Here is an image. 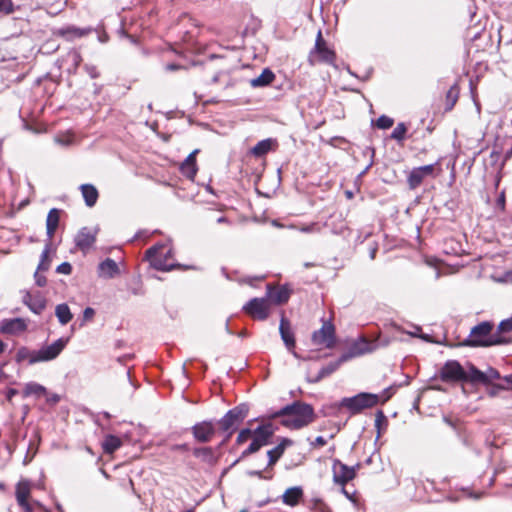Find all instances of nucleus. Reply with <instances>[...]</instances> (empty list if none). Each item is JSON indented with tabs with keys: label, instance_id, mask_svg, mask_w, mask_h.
<instances>
[{
	"label": "nucleus",
	"instance_id": "22",
	"mask_svg": "<svg viewBox=\"0 0 512 512\" xmlns=\"http://www.w3.org/2000/svg\"><path fill=\"white\" fill-rule=\"evenodd\" d=\"M30 495V485L28 481H20L16 486V499L22 508L25 509V512H32L31 505L28 503L27 499Z\"/></svg>",
	"mask_w": 512,
	"mask_h": 512
},
{
	"label": "nucleus",
	"instance_id": "40",
	"mask_svg": "<svg viewBox=\"0 0 512 512\" xmlns=\"http://www.w3.org/2000/svg\"><path fill=\"white\" fill-rule=\"evenodd\" d=\"M458 98V91L455 87H451L446 94V109L451 110Z\"/></svg>",
	"mask_w": 512,
	"mask_h": 512
},
{
	"label": "nucleus",
	"instance_id": "12",
	"mask_svg": "<svg viewBox=\"0 0 512 512\" xmlns=\"http://www.w3.org/2000/svg\"><path fill=\"white\" fill-rule=\"evenodd\" d=\"M332 471L333 481L341 486H345L349 481L353 480L356 476L355 467L347 466L338 459H335L333 461Z\"/></svg>",
	"mask_w": 512,
	"mask_h": 512
},
{
	"label": "nucleus",
	"instance_id": "24",
	"mask_svg": "<svg viewBox=\"0 0 512 512\" xmlns=\"http://www.w3.org/2000/svg\"><path fill=\"white\" fill-rule=\"evenodd\" d=\"M60 213L61 210L57 208H52L47 215L46 218V234H47V241L51 242L52 238L55 234V231L59 225L60 221Z\"/></svg>",
	"mask_w": 512,
	"mask_h": 512
},
{
	"label": "nucleus",
	"instance_id": "59",
	"mask_svg": "<svg viewBox=\"0 0 512 512\" xmlns=\"http://www.w3.org/2000/svg\"><path fill=\"white\" fill-rule=\"evenodd\" d=\"M181 68H182V66H181V65H179V64H176V63H169V64H167V65L165 66V69H166L167 71H170V72H173V71L179 70V69H181Z\"/></svg>",
	"mask_w": 512,
	"mask_h": 512
},
{
	"label": "nucleus",
	"instance_id": "29",
	"mask_svg": "<svg viewBox=\"0 0 512 512\" xmlns=\"http://www.w3.org/2000/svg\"><path fill=\"white\" fill-rule=\"evenodd\" d=\"M302 496L303 491L300 487H291L284 492L282 500L286 505L295 506L299 503Z\"/></svg>",
	"mask_w": 512,
	"mask_h": 512
},
{
	"label": "nucleus",
	"instance_id": "2",
	"mask_svg": "<svg viewBox=\"0 0 512 512\" xmlns=\"http://www.w3.org/2000/svg\"><path fill=\"white\" fill-rule=\"evenodd\" d=\"M494 324L491 321H483L474 326L461 345L468 347H491L504 345L510 342V338L499 335L497 330L493 332Z\"/></svg>",
	"mask_w": 512,
	"mask_h": 512
},
{
	"label": "nucleus",
	"instance_id": "3",
	"mask_svg": "<svg viewBox=\"0 0 512 512\" xmlns=\"http://www.w3.org/2000/svg\"><path fill=\"white\" fill-rule=\"evenodd\" d=\"M379 399L377 394L362 392L352 397L342 398L339 402V407L345 408L352 415H355L365 409L376 406L379 403Z\"/></svg>",
	"mask_w": 512,
	"mask_h": 512
},
{
	"label": "nucleus",
	"instance_id": "31",
	"mask_svg": "<svg viewBox=\"0 0 512 512\" xmlns=\"http://www.w3.org/2000/svg\"><path fill=\"white\" fill-rule=\"evenodd\" d=\"M484 379L485 376L483 371L479 370L473 364H470L468 370H465V379L463 382H469L472 384H484Z\"/></svg>",
	"mask_w": 512,
	"mask_h": 512
},
{
	"label": "nucleus",
	"instance_id": "45",
	"mask_svg": "<svg viewBox=\"0 0 512 512\" xmlns=\"http://www.w3.org/2000/svg\"><path fill=\"white\" fill-rule=\"evenodd\" d=\"M260 449L259 445H257L256 443H254L253 441L250 443V445L248 446L247 449H245L240 458L238 460H236L233 464L235 465L236 463L239 462L240 459H243V458H246L247 456H249L250 454H253L255 452H257L258 450Z\"/></svg>",
	"mask_w": 512,
	"mask_h": 512
},
{
	"label": "nucleus",
	"instance_id": "55",
	"mask_svg": "<svg viewBox=\"0 0 512 512\" xmlns=\"http://www.w3.org/2000/svg\"><path fill=\"white\" fill-rule=\"evenodd\" d=\"M199 152L198 149L192 151L187 157L186 159L184 160L183 163H187V164H192V165H196V155L197 153Z\"/></svg>",
	"mask_w": 512,
	"mask_h": 512
},
{
	"label": "nucleus",
	"instance_id": "51",
	"mask_svg": "<svg viewBox=\"0 0 512 512\" xmlns=\"http://www.w3.org/2000/svg\"><path fill=\"white\" fill-rule=\"evenodd\" d=\"M84 69L92 79L99 77V71L95 65L85 64Z\"/></svg>",
	"mask_w": 512,
	"mask_h": 512
},
{
	"label": "nucleus",
	"instance_id": "46",
	"mask_svg": "<svg viewBox=\"0 0 512 512\" xmlns=\"http://www.w3.org/2000/svg\"><path fill=\"white\" fill-rule=\"evenodd\" d=\"M435 166L436 164H429V165H424V166H420V167H417L420 171V173H422L424 175V177H433L434 176V171H435Z\"/></svg>",
	"mask_w": 512,
	"mask_h": 512
},
{
	"label": "nucleus",
	"instance_id": "4",
	"mask_svg": "<svg viewBox=\"0 0 512 512\" xmlns=\"http://www.w3.org/2000/svg\"><path fill=\"white\" fill-rule=\"evenodd\" d=\"M248 411L249 409L246 404H240L230 409L218 421L220 430L226 434V439H230L240 423L247 417Z\"/></svg>",
	"mask_w": 512,
	"mask_h": 512
},
{
	"label": "nucleus",
	"instance_id": "21",
	"mask_svg": "<svg viewBox=\"0 0 512 512\" xmlns=\"http://www.w3.org/2000/svg\"><path fill=\"white\" fill-rule=\"evenodd\" d=\"M120 273V269L116 261L106 258L98 265V276L104 279H112Z\"/></svg>",
	"mask_w": 512,
	"mask_h": 512
},
{
	"label": "nucleus",
	"instance_id": "23",
	"mask_svg": "<svg viewBox=\"0 0 512 512\" xmlns=\"http://www.w3.org/2000/svg\"><path fill=\"white\" fill-rule=\"evenodd\" d=\"M27 329V324L22 318L5 319L1 322V331L5 334H18Z\"/></svg>",
	"mask_w": 512,
	"mask_h": 512
},
{
	"label": "nucleus",
	"instance_id": "33",
	"mask_svg": "<svg viewBox=\"0 0 512 512\" xmlns=\"http://www.w3.org/2000/svg\"><path fill=\"white\" fill-rule=\"evenodd\" d=\"M55 315L61 325L68 324L73 318L70 308L66 303H61L56 306Z\"/></svg>",
	"mask_w": 512,
	"mask_h": 512
},
{
	"label": "nucleus",
	"instance_id": "5",
	"mask_svg": "<svg viewBox=\"0 0 512 512\" xmlns=\"http://www.w3.org/2000/svg\"><path fill=\"white\" fill-rule=\"evenodd\" d=\"M171 254L172 249L170 247L165 244H157L146 251L145 257L156 270L170 271L176 267L175 264L168 263Z\"/></svg>",
	"mask_w": 512,
	"mask_h": 512
},
{
	"label": "nucleus",
	"instance_id": "32",
	"mask_svg": "<svg viewBox=\"0 0 512 512\" xmlns=\"http://www.w3.org/2000/svg\"><path fill=\"white\" fill-rule=\"evenodd\" d=\"M122 446V441L119 437L115 435H106L103 442L102 448L104 453L113 454L116 450H118Z\"/></svg>",
	"mask_w": 512,
	"mask_h": 512
},
{
	"label": "nucleus",
	"instance_id": "58",
	"mask_svg": "<svg viewBox=\"0 0 512 512\" xmlns=\"http://www.w3.org/2000/svg\"><path fill=\"white\" fill-rule=\"evenodd\" d=\"M394 393V388L389 387L383 391V402L387 401Z\"/></svg>",
	"mask_w": 512,
	"mask_h": 512
},
{
	"label": "nucleus",
	"instance_id": "18",
	"mask_svg": "<svg viewBox=\"0 0 512 512\" xmlns=\"http://www.w3.org/2000/svg\"><path fill=\"white\" fill-rule=\"evenodd\" d=\"M193 455L210 466L216 465L219 460V454H217V449L209 446L194 448Z\"/></svg>",
	"mask_w": 512,
	"mask_h": 512
},
{
	"label": "nucleus",
	"instance_id": "16",
	"mask_svg": "<svg viewBox=\"0 0 512 512\" xmlns=\"http://www.w3.org/2000/svg\"><path fill=\"white\" fill-rule=\"evenodd\" d=\"M279 333L287 350L292 351L296 345L295 336L290 322L284 317V315H282L280 319Z\"/></svg>",
	"mask_w": 512,
	"mask_h": 512
},
{
	"label": "nucleus",
	"instance_id": "30",
	"mask_svg": "<svg viewBox=\"0 0 512 512\" xmlns=\"http://www.w3.org/2000/svg\"><path fill=\"white\" fill-rule=\"evenodd\" d=\"M276 145V140L267 138L259 141L251 150V153L255 157H262L272 150L273 146Z\"/></svg>",
	"mask_w": 512,
	"mask_h": 512
},
{
	"label": "nucleus",
	"instance_id": "13",
	"mask_svg": "<svg viewBox=\"0 0 512 512\" xmlns=\"http://www.w3.org/2000/svg\"><path fill=\"white\" fill-rule=\"evenodd\" d=\"M215 432V425L211 420L198 422L191 427V433L194 439L200 443H207L211 441Z\"/></svg>",
	"mask_w": 512,
	"mask_h": 512
},
{
	"label": "nucleus",
	"instance_id": "56",
	"mask_svg": "<svg viewBox=\"0 0 512 512\" xmlns=\"http://www.w3.org/2000/svg\"><path fill=\"white\" fill-rule=\"evenodd\" d=\"M501 390H506L504 385L494 384V385H492V387L489 390V395L496 396L499 393V391H501Z\"/></svg>",
	"mask_w": 512,
	"mask_h": 512
},
{
	"label": "nucleus",
	"instance_id": "37",
	"mask_svg": "<svg viewBox=\"0 0 512 512\" xmlns=\"http://www.w3.org/2000/svg\"><path fill=\"white\" fill-rule=\"evenodd\" d=\"M407 132V127L403 122H400L397 124V126L394 128L393 132L391 133V138L402 142L405 139V134Z\"/></svg>",
	"mask_w": 512,
	"mask_h": 512
},
{
	"label": "nucleus",
	"instance_id": "48",
	"mask_svg": "<svg viewBox=\"0 0 512 512\" xmlns=\"http://www.w3.org/2000/svg\"><path fill=\"white\" fill-rule=\"evenodd\" d=\"M0 12L10 14L13 12L12 0H0Z\"/></svg>",
	"mask_w": 512,
	"mask_h": 512
},
{
	"label": "nucleus",
	"instance_id": "20",
	"mask_svg": "<svg viewBox=\"0 0 512 512\" xmlns=\"http://www.w3.org/2000/svg\"><path fill=\"white\" fill-rule=\"evenodd\" d=\"M273 434L274 430L271 424L260 425L254 431H252V441L259 445L261 448L262 446H265L269 443V440Z\"/></svg>",
	"mask_w": 512,
	"mask_h": 512
},
{
	"label": "nucleus",
	"instance_id": "25",
	"mask_svg": "<svg viewBox=\"0 0 512 512\" xmlns=\"http://www.w3.org/2000/svg\"><path fill=\"white\" fill-rule=\"evenodd\" d=\"M292 444V441L287 438H283L282 441L273 449L267 452L268 456V467H272L283 455L285 448Z\"/></svg>",
	"mask_w": 512,
	"mask_h": 512
},
{
	"label": "nucleus",
	"instance_id": "1",
	"mask_svg": "<svg viewBox=\"0 0 512 512\" xmlns=\"http://www.w3.org/2000/svg\"><path fill=\"white\" fill-rule=\"evenodd\" d=\"M275 416L285 417L281 422L282 425L294 430L308 426L315 419L313 407L310 404L300 401H295L284 406L275 413Z\"/></svg>",
	"mask_w": 512,
	"mask_h": 512
},
{
	"label": "nucleus",
	"instance_id": "62",
	"mask_svg": "<svg viewBox=\"0 0 512 512\" xmlns=\"http://www.w3.org/2000/svg\"><path fill=\"white\" fill-rule=\"evenodd\" d=\"M188 449H189V446L186 443L176 444L173 446V450H175V451H187Z\"/></svg>",
	"mask_w": 512,
	"mask_h": 512
},
{
	"label": "nucleus",
	"instance_id": "36",
	"mask_svg": "<svg viewBox=\"0 0 512 512\" xmlns=\"http://www.w3.org/2000/svg\"><path fill=\"white\" fill-rule=\"evenodd\" d=\"M50 248H51V242L47 241L45 244V248L42 251L41 259H40V262L37 267L38 271H47L49 269L50 260H49L48 254L50 252Z\"/></svg>",
	"mask_w": 512,
	"mask_h": 512
},
{
	"label": "nucleus",
	"instance_id": "15",
	"mask_svg": "<svg viewBox=\"0 0 512 512\" xmlns=\"http://www.w3.org/2000/svg\"><path fill=\"white\" fill-rule=\"evenodd\" d=\"M23 303L35 314H41L46 308V298L38 291L36 293L26 292L23 296Z\"/></svg>",
	"mask_w": 512,
	"mask_h": 512
},
{
	"label": "nucleus",
	"instance_id": "42",
	"mask_svg": "<svg viewBox=\"0 0 512 512\" xmlns=\"http://www.w3.org/2000/svg\"><path fill=\"white\" fill-rule=\"evenodd\" d=\"M511 331H512V316L507 319L502 320L499 323L498 328H497V332L499 333V335H503V336H505L504 335L505 333H509Z\"/></svg>",
	"mask_w": 512,
	"mask_h": 512
},
{
	"label": "nucleus",
	"instance_id": "8",
	"mask_svg": "<svg viewBox=\"0 0 512 512\" xmlns=\"http://www.w3.org/2000/svg\"><path fill=\"white\" fill-rule=\"evenodd\" d=\"M379 347L378 340H368L365 337H361L354 341L349 347L348 352L342 354V360H350L354 357H358L367 353L375 351Z\"/></svg>",
	"mask_w": 512,
	"mask_h": 512
},
{
	"label": "nucleus",
	"instance_id": "60",
	"mask_svg": "<svg viewBox=\"0 0 512 512\" xmlns=\"http://www.w3.org/2000/svg\"><path fill=\"white\" fill-rule=\"evenodd\" d=\"M60 401V396L58 394H52L47 398V402L54 405Z\"/></svg>",
	"mask_w": 512,
	"mask_h": 512
},
{
	"label": "nucleus",
	"instance_id": "11",
	"mask_svg": "<svg viewBox=\"0 0 512 512\" xmlns=\"http://www.w3.org/2000/svg\"><path fill=\"white\" fill-rule=\"evenodd\" d=\"M312 342L315 345L333 348L336 342L334 325L329 321L324 322L319 330L313 332Z\"/></svg>",
	"mask_w": 512,
	"mask_h": 512
},
{
	"label": "nucleus",
	"instance_id": "54",
	"mask_svg": "<svg viewBox=\"0 0 512 512\" xmlns=\"http://www.w3.org/2000/svg\"><path fill=\"white\" fill-rule=\"evenodd\" d=\"M382 421H386V418L384 416V413L379 410L377 413H376V419H375V426L376 428L378 429V435H377V438L380 437V425H381V422Z\"/></svg>",
	"mask_w": 512,
	"mask_h": 512
},
{
	"label": "nucleus",
	"instance_id": "10",
	"mask_svg": "<svg viewBox=\"0 0 512 512\" xmlns=\"http://www.w3.org/2000/svg\"><path fill=\"white\" fill-rule=\"evenodd\" d=\"M243 310L257 320H266L270 314V304L266 298H253L248 301Z\"/></svg>",
	"mask_w": 512,
	"mask_h": 512
},
{
	"label": "nucleus",
	"instance_id": "47",
	"mask_svg": "<svg viewBox=\"0 0 512 512\" xmlns=\"http://www.w3.org/2000/svg\"><path fill=\"white\" fill-rule=\"evenodd\" d=\"M251 436H252V430H250L248 428L242 429L237 436L236 442H237V444H242L245 441H247L248 438H250Z\"/></svg>",
	"mask_w": 512,
	"mask_h": 512
},
{
	"label": "nucleus",
	"instance_id": "41",
	"mask_svg": "<svg viewBox=\"0 0 512 512\" xmlns=\"http://www.w3.org/2000/svg\"><path fill=\"white\" fill-rule=\"evenodd\" d=\"M180 169L182 174L189 179H193L197 173V165L182 163Z\"/></svg>",
	"mask_w": 512,
	"mask_h": 512
},
{
	"label": "nucleus",
	"instance_id": "27",
	"mask_svg": "<svg viewBox=\"0 0 512 512\" xmlns=\"http://www.w3.org/2000/svg\"><path fill=\"white\" fill-rule=\"evenodd\" d=\"M80 190L84 198L85 204L88 207H93L96 204L99 196L96 187L93 186L92 184H82L80 186Z\"/></svg>",
	"mask_w": 512,
	"mask_h": 512
},
{
	"label": "nucleus",
	"instance_id": "63",
	"mask_svg": "<svg viewBox=\"0 0 512 512\" xmlns=\"http://www.w3.org/2000/svg\"><path fill=\"white\" fill-rule=\"evenodd\" d=\"M502 379L507 384V386H505V388L506 389H511V387H512V374L506 375Z\"/></svg>",
	"mask_w": 512,
	"mask_h": 512
},
{
	"label": "nucleus",
	"instance_id": "6",
	"mask_svg": "<svg viewBox=\"0 0 512 512\" xmlns=\"http://www.w3.org/2000/svg\"><path fill=\"white\" fill-rule=\"evenodd\" d=\"M68 342L69 337H61L54 341L52 344L41 347L39 350L35 351L33 359L30 360V365L38 362H48L54 360L64 350Z\"/></svg>",
	"mask_w": 512,
	"mask_h": 512
},
{
	"label": "nucleus",
	"instance_id": "34",
	"mask_svg": "<svg viewBox=\"0 0 512 512\" xmlns=\"http://www.w3.org/2000/svg\"><path fill=\"white\" fill-rule=\"evenodd\" d=\"M46 388L38 383L29 382L25 385L23 395L24 397H28L31 395H35L37 397H41L46 394Z\"/></svg>",
	"mask_w": 512,
	"mask_h": 512
},
{
	"label": "nucleus",
	"instance_id": "38",
	"mask_svg": "<svg viewBox=\"0 0 512 512\" xmlns=\"http://www.w3.org/2000/svg\"><path fill=\"white\" fill-rule=\"evenodd\" d=\"M270 467H266L264 471L261 470H249L247 471V475L251 477H257L259 479L271 480L273 478V473L269 470Z\"/></svg>",
	"mask_w": 512,
	"mask_h": 512
},
{
	"label": "nucleus",
	"instance_id": "9",
	"mask_svg": "<svg viewBox=\"0 0 512 512\" xmlns=\"http://www.w3.org/2000/svg\"><path fill=\"white\" fill-rule=\"evenodd\" d=\"M439 376L443 382H463L465 369L458 361L448 360L440 369Z\"/></svg>",
	"mask_w": 512,
	"mask_h": 512
},
{
	"label": "nucleus",
	"instance_id": "19",
	"mask_svg": "<svg viewBox=\"0 0 512 512\" xmlns=\"http://www.w3.org/2000/svg\"><path fill=\"white\" fill-rule=\"evenodd\" d=\"M267 300L274 304H284L290 298V290L286 286H281L278 288H272L270 285H267Z\"/></svg>",
	"mask_w": 512,
	"mask_h": 512
},
{
	"label": "nucleus",
	"instance_id": "52",
	"mask_svg": "<svg viewBox=\"0 0 512 512\" xmlns=\"http://www.w3.org/2000/svg\"><path fill=\"white\" fill-rule=\"evenodd\" d=\"M69 57L73 63L74 69H77L82 61V57L78 51H72L69 53Z\"/></svg>",
	"mask_w": 512,
	"mask_h": 512
},
{
	"label": "nucleus",
	"instance_id": "50",
	"mask_svg": "<svg viewBox=\"0 0 512 512\" xmlns=\"http://www.w3.org/2000/svg\"><path fill=\"white\" fill-rule=\"evenodd\" d=\"M56 272L59 274L69 275L72 272V266L69 262H63L57 266Z\"/></svg>",
	"mask_w": 512,
	"mask_h": 512
},
{
	"label": "nucleus",
	"instance_id": "49",
	"mask_svg": "<svg viewBox=\"0 0 512 512\" xmlns=\"http://www.w3.org/2000/svg\"><path fill=\"white\" fill-rule=\"evenodd\" d=\"M297 230L302 233H313V232H320V228L316 223H311L309 225H302L300 227H297Z\"/></svg>",
	"mask_w": 512,
	"mask_h": 512
},
{
	"label": "nucleus",
	"instance_id": "43",
	"mask_svg": "<svg viewBox=\"0 0 512 512\" xmlns=\"http://www.w3.org/2000/svg\"><path fill=\"white\" fill-rule=\"evenodd\" d=\"M483 373H484V376H485L484 385H488L493 380L500 378L499 372L496 369L492 368V367H489L486 371H483Z\"/></svg>",
	"mask_w": 512,
	"mask_h": 512
},
{
	"label": "nucleus",
	"instance_id": "61",
	"mask_svg": "<svg viewBox=\"0 0 512 512\" xmlns=\"http://www.w3.org/2000/svg\"><path fill=\"white\" fill-rule=\"evenodd\" d=\"M326 444V439L322 436L316 437L315 441L312 443L314 446H324Z\"/></svg>",
	"mask_w": 512,
	"mask_h": 512
},
{
	"label": "nucleus",
	"instance_id": "28",
	"mask_svg": "<svg viewBox=\"0 0 512 512\" xmlns=\"http://www.w3.org/2000/svg\"><path fill=\"white\" fill-rule=\"evenodd\" d=\"M274 79L275 74L273 71L269 68H265L258 77L250 80V85L253 88L265 87L271 84Z\"/></svg>",
	"mask_w": 512,
	"mask_h": 512
},
{
	"label": "nucleus",
	"instance_id": "35",
	"mask_svg": "<svg viewBox=\"0 0 512 512\" xmlns=\"http://www.w3.org/2000/svg\"><path fill=\"white\" fill-rule=\"evenodd\" d=\"M424 178V175L420 173L417 167L413 168L407 177V183L409 188L416 189L422 184Z\"/></svg>",
	"mask_w": 512,
	"mask_h": 512
},
{
	"label": "nucleus",
	"instance_id": "44",
	"mask_svg": "<svg viewBox=\"0 0 512 512\" xmlns=\"http://www.w3.org/2000/svg\"><path fill=\"white\" fill-rule=\"evenodd\" d=\"M394 120L386 115H381L377 121L376 126L379 129H389L393 126Z\"/></svg>",
	"mask_w": 512,
	"mask_h": 512
},
{
	"label": "nucleus",
	"instance_id": "39",
	"mask_svg": "<svg viewBox=\"0 0 512 512\" xmlns=\"http://www.w3.org/2000/svg\"><path fill=\"white\" fill-rule=\"evenodd\" d=\"M35 351L36 350L31 351L26 347H21L20 349H18V351L16 353L17 362H22L24 360H28V363L30 364V360L33 359Z\"/></svg>",
	"mask_w": 512,
	"mask_h": 512
},
{
	"label": "nucleus",
	"instance_id": "64",
	"mask_svg": "<svg viewBox=\"0 0 512 512\" xmlns=\"http://www.w3.org/2000/svg\"><path fill=\"white\" fill-rule=\"evenodd\" d=\"M497 205H498L501 209H504V207H505V196H504V193H501V195L498 197V199H497Z\"/></svg>",
	"mask_w": 512,
	"mask_h": 512
},
{
	"label": "nucleus",
	"instance_id": "14",
	"mask_svg": "<svg viewBox=\"0 0 512 512\" xmlns=\"http://www.w3.org/2000/svg\"><path fill=\"white\" fill-rule=\"evenodd\" d=\"M97 233V228L82 227L74 238L76 247L83 253H86L96 242Z\"/></svg>",
	"mask_w": 512,
	"mask_h": 512
},
{
	"label": "nucleus",
	"instance_id": "57",
	"mask_svg": "<svg viewBox=\"0 0 512 512\" xmlns=\"http://www.w3.org/2000/svg\"><path fill=\"white\" fill-rule=\"evenodd\" d=\"M94 314H95L94 309L91 307H87L83 311V318H84V320H90L93 318Z\"/></svg>",
	"mask_w": 512,
	"mask_h": 512
},
{
	"label": "nucleus",
	"instance_id": "53",
	"mask_svg": "<svg viewBox=\"0 0 512 512\" xmlns=\"http://www.w3.org/2000/svg\"><path fill=\"white\" fill-rule=\"evenodd\" d=\"M41 271H38L36 270L35 274H34V279H35V283L39 286V287H44L47 283V279L44 275L40 274Z\"/></svg>",
	"mask_w": 512,
	"mask_h": 512
},
{
	"label": "nucleus",
	"instance_id": "7",
	"mask_svg": "<svg viewBox=\"0 0 512 512\" xmlns=\"http://www.w3.org/2000/svg\"><path fill=\"white\" fill-rule=\"evenodd\" d=\"M335 57L334 51L327 46L323 39L321 31H318L314 48L309 53V63L311 65H315L317 62L332 64Z\"/></svg>",
	"mask_w": 512,
	"mask_h": 512
},
{
	"label": "nucleus",
	"instance_id": "26",
	"mask_svg": "<svg viewBox=\"0 0 512 512\" xmlns=\"http://www.w3.org/2000/svg\"><path fill=\"white\" fill-rule=\"evenodd\" d=\"M346 361L347 360H342V355H341L338 360H336L334 362H330L326 366L322 367L320 369V371L318 372L317 376L309 381L312 383L319 382L323 378L334 373L340 367V365Z\"/></svg>",
	"mask_w": 512,
	"mask_h": 512
},
{
	"label": "nucleus",
	"instance_id": "17",
	"mask_svg": "<svg viewBox=\"0 0 512 512\" xmlns=\"http://www.w3.org/2000/svg\"><path fill=\"white\" fill-rule=\"evenodd\" d=\"M93 29L91 27L87 28H79L73 25H69L66 27L59 28L56 31L58 36L63 37L67 41H73L76 38H81L86 35H89Z\"/></svg>",
	"mask_w": 512,
	"mask_h": 512
}]
</instances>
